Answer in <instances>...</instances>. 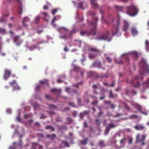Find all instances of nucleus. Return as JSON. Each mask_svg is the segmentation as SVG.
<instances>
[{"label": "nucleus", "instance_id": "obj_35", "mask_svg": "<svg viewBox=\"0 0 149 149\" xmlns=\"http://www.w3.org/2000/svg\"><path fill=\"white\" fill-rule=\"evenodd\" d=\"M109 98H113V94L112 92V91L111 90H110L109 91Z\"/></svg>", "mask_w": 149, "mask_h": 149}, {"label": "nucleus", "instance_id": "obj_40", "mask_svg": "<svg viewBox=\"0 0 149 149\" xmlns=\"http://www.w3.org/2000/svg\"><path fill=\"white\" fill-rule=\"evenodd\" d=\"M68 105L72 107H75V105L73 102H70L68 103Z\"/></svg>", "mask_w": 149, "mask_h": 149}, {"label": "nucleus", "instance_id": "obj_21", "mask_svg": "<svg viewBox=\"0 0 149 149\" xmlns=\"http://www.w3.org/2000/svg\"><path fill=\"white\" fill-rule=\"evenodd\" d=\"M131 32L133 36H135L137 34L138 32L137 30L134 28H132L131 29Z\"/></svg>", "mask_w": 149, "mask_h": 149}, {"label": "nucleus", "instance_id": "obj_58", "mask_svg": "<svg viewBox=\"0 0 149 149\" xmlns=\"http://www.w3.org/2000/svg\"><path fill=\"white\" fill-rule=\"evenodd\" d=\"M116 62L118 64H121L123 63V61L121 60L118 61L117 60H116Z\"/></svg>", "mask_w": 149, "mask_h": 149}, {"label": "nucleus", "instance_id": "obj_54", "mask_svg": "<svg viewBox=\"0 0 149 149\" xmlns=\"http://www.w3.org/2000/svg\"><path fill=\"white\" fill-rule=\"evenodd\" d=\"M77 102L79 105H80L81 103V100L80 99H78L77 100Z\"/></svg>", "mask_w": 149, "mask_h": 149}, {"label": "nucleus", "instance_id": "obj_52", "mask_svg": "<svg viewBox=\"0 0 149 149\" xmlns=\"http://www.w3.org/2000/svg\"><path fill=\"white\" fill-rule=\"evenodd\" d=\"M125 107L128 110H129L130 109V108L126 104H125Z\"/></svg>", "mask_w": 149, "mask_h": 149}, {"label": "nucleus", "instance_id": "obj_48", "mask_svg": "<svg viewBox=\"0 0 149 149\" xmlns=\"http://www.w3.org/2000/svg\"><path fill=\"white\" fill-rule=\"evenodd\" d=\"M115 7H116V9L118 11L122 10V7H118L117 6H116Z\"/></svg>", "mask_w": 149, "mask_h": 149}, {"label": "nucleus", "instance_id": "obj_56", "mask_svg": "<svg viewBox=\"0 0 149 149\" xmlns=\"http://www.w3.org/2000/svg\"><path fill=\"white\" fill-rule=\"evenodd\" d=\"M40 86L39 85H37L35 88V89L36 91L38 90L40 88Z\"/></svg>", "mask_w": 149, "mask_h": 149}, {"label": "nucleus", "instance_id": "obj_38", "mask_svg": "<svg viewBox=\"0 0 149 149\" xmlns=\"http://www.w3.org/2000/svg\"><path fill=\"white\" fill-rule=\"evenodd\" d=\"M140 86V84L139 81L136 84L133 85V87L135 88H139Z\"/></svg>", "mask_w": 149, "mask_h": 149}, {"label": "nucleus", "instance_id": "obj_41", "mask_svg": "<svg viewBox=\"0 0 149 149\" xmlns=\"http://www.w3.org/2000/svg\"><path fill=\"white\" fill-rule=\"evenodd\" d=\"M49 108L51 109H56L57 108L56 107L53 105H50L49 107Z\"/></svg>", "mask_w": 149, "mask_h": 149}, {"label": "nucleus", "instance_id": "obj_61", "mask_svg": "<svg viewBox=\"0 0 149 149\" xmlns=\"http://www.w3.org/2000/svg\"><path fill=\"white\" fill-rule=\"evenodd\" d=\"M44 10H47L48 9V7L47 5H45L43 7Z\"/></svg>", "mask_w": 149, "mask_h": 149}, {"label": "nucleus", "instance_id": "obj_19", "mask_svg": "<svg viewBox=\"0 0 149 149\" xmlns=\"http://www.w3.org/2000/svg\"><path fill=\"white\" fill-rule=\"evenodd\" d=\"M91 2V5L93 7L95 8H96L98 7V5L96 3V0H90Z\"/></svg>", "mask_w": 149, "mask_h": 149}, {"label": "nucleus", "instance_id": "obj_3", "mask_svg": "<svg viewBox=\"0 0 149 149\" xmlns=\"http://www.w3.org/2000/svg\"><path fill=\"white\" fill-rule=\"evenodd\" d=\"M127 13L131 16H134L136 15L138 11L137 8L134 5L127 7Z\"/></svg>", "mask_w": 149, "mask_h": 149}, {"label": "nucleus", "instance_id": "obj_64", "mask_svg": "<svg viewBox=\"0 0 149 149\" xmlns=\"http://www.w3.org/2000/svg\"><path fill=\"white\" fill-rule=\"evenodd\" d=\"M92 87L94 89H96L97 88V86L96 85H93L92 86Z\"/></svg>", "mask_w": 149, "mask_h": 149}, {"label": "nucleus", "instance_id": "obj_43", "mask_svg": "<svg viewBox=\"0 0 149 149\" xmlns=\"http://www.w3.org/2000/svg\"><path fill=\"white\" fill-rule=\"evenodd\" d=\"M98 103V101L97 100H94L92 102V104L93 105H96Z\"/></svg>", "mask_w": 149, "mask_h": 149}, {"label": "nucleus", "instance_id": "obj_42", "mask_svg": "<svg viewBox=\"0 0 149 149\" xmlns=\"http://www.w3.org/2000/svg\"><path fill=\"white\" fill-rule=\"evenodd\" d=\"M74 70L76 72H78L80 70V68L78 67H75L74 68Z\"/></svg>", "mask_w": 149, "mask_h": 149}, {"label": "nucleus", "instance_id": "obj_12", "mask_svg": "<svg viewBox=\"0 0 149 149\" xmlns=\"http://www.w3.org/2000/svg\"><path fill=\"white\" fill-rule=\"evenodd\" d=\"M13 40L14 42L17 45H19L21 43V42L19 40V36H15L13 38Z\"/></svg>", "mask_w": 149, "mask_h": 149}, {"label": "nucleus", "instance_id": "obj_44", "mask_svg": "<svg viewBox=\"0 0 149 149\" xmlns=\"http://www.w3.org/2000/svg\"><path fill=\"white\" fill-rule=\"evenodd\" d=\"M67 122L68 124L70 123L72 121V119L70 118H66Z\"/></svg>", "mask_w": 149, "mask_h": 149}, {"label": "nucleus", "instance_id": "obj_37", "mask_svg": "<svg viewBox=\"0 0 149 149\" xmlns=\"http://www.w3.org/2000/svg\"><path fill=\"white\" fill-rule=\"evenodd\" d=\"M40 17L39 16H37V17H36L35 19V23L36 24H37L38 22L39 21L40 19Z\"/></svg>", "mask_w": 149, "mask_h": 149}, {"label": "nucleus", "instance_id": "obj_17", "mask_svg": "<svg viewBox=\"0 0 149 149\" xmlns=\"http://www.w3.org/2000/svg\"><path fill=\"white\" fill-rule=\"evenodd\" d=\"M101 66V64L100 62L96 61L94 62L92 67L100 68Z\"/></svg>", "mask_w": 149, "mask_h": 149}, {"label": "nucleus", "instance_id": "obj_23", "mask_svg": "<svg viewBox=\"0 0 149 149\" xmlns=\"http://www.w3.org/2000/svg\"><path fill=\"white\" fill-rule=\"evenodd\" d=\"M100 99L101 100H102L105 99L106 97V95L103 92H101L100 93Z\"/></svg>", "mask_w": 149, "mask_h": 149}, {"label": "nucleus", "instance_id": "obj_10", "mask_svg": "<svg viewBox=\"0 0 149 149\" xmlns=\"http://www.w3.org/2000/svg\"><path fill=\"white\" fill-rule=\"evenodd\" d=\"M142 85L143 88L142 89V91L144 92L146 88H147L149 87V78L145 82L143 83Z\"/></svg>", "mask_w": 149, "mask_h": 149}, {"label": "nucleus", "instance_id": "obj_39", "mask_svg": "<svg viewBox=\"0 0 149 149\" xmlns=\"http://www.w3.org/2000/svg\"><path fill=\"white\" fill-rule=\"evenodd\" d=\"M137 118V116L136 115H132L130 116V118L132 119H136Z\"/></svg>", "mask_w": 149, "mask_h": 149}, {"label": "nucleus", "instance_id": "obj_9", "mask_svg": "<svg viewBox=\"0 0 149 149\" xmlns=\"http://www.w3.org/2000/svg\"><path fill=\"white\" fill-rule=\"evenodd\" d=\"M143 70L144 71H146L147 72L149 71V66L146 65L145 63H144V65L142 68H141L139 71V73L141 74H144L143 72H141V70Z\"/></svg>", "mask_w": 149, "mask_h": 149}, {"label": "nucleus", "instance_id": "obj_60", "mask_svg": "<svg viewBox=\"0 0 149 149\" xmlns=\"http://www.w3.org/2000/svg\"><path fill=\"white\" fill-rule=\"evenodd\" d=\"M96 122L97 123V125H100V121L99 119H97L96 120Z\"/></svg>", "mask_w": 149, "mask_h": 149}, {"label": "nucleus", "instance_id": "obj_55", "mask_svg": "<svg viewBox=\"0 0 149 149\" xmlns=\"http://www.w3.org/2000/svg\"><path fill=\"white\" fill-rule=\"evenodd\" d=\"M133 141V139L130 138L129 139V143L130 144L132 143Z\"/></svg>", "mask_w": 149, "mask_h": 149}, {"label": "nucleus", "instance_id": "obj_46", "mask_svg": "<svg viewBox=\"0 0 149 149\" xmlns=\"http://www.w3.org/2000/svg\"><path fill=\"white\" fill-rule=\"evenodd\" d=\"M125 140L126 139L125 138H123L122 140H120V143L122 144L125 143Z\"/></svg>", "mask_w": 149, "mask_h": 149}, {"label": "nucleus", "instance_id": "obj_13", "mask_svg": "<svg viewBox=\"0 0 149 149\" xmlns=\"http://www.w3.org/2000/svg\"><path fill=\"white\" fill-rule=\"evenodd\" d=\"M89 113V111H84L82 112H81L79 114L80 118L83 119L85 115H88Z\"/></svg>", "mask_w": 149, "mask_h": 149}, {"label": "nucleus", "instance_id": "obj_24", "mask_svg": "<svg viewBox=\"0 0 149 149\" xmlns=\"http://www.w3.org/2000/svg\"><path fill=\"white\" fill-rule=\"evenodd\" d=\"M90 50L91 52H100V51L99 49L95 47L91 48H90Z\"/></svg>", "mask_w": 149, "mask_h": 149}, {"label": "nucleus", "instance_id": "obj_47", "mask_svg": "<svg viewBox=\"0 0 149 149\" xmlns=\"http://www.w3.org/2000/svg\"><path fill=\"white\" fill-rule=\"evenodd\" d=\"M6 21V19L4 17H2L0 19V23H3Z\"/></svg>", "mask_w": 149, "mask_h": 149}, {"label": "nucleus", "instance_id": "obj_32", "mask_svg": "<svg viewBox=\"0 0 149 149\" xmlns=\"http://www.w3.org/2000/svg\"><path fill=\"white\" fill-rule=\"evenodd\" d=\"M136 108L140 112L142 113V112L141 111L142 108L140 105H136Z\"/></svg>", "mask_w": 149, "mask_h": 149}, {"label": "nucleus", "instance_id": "obj_49", "mask_svg": "<svg viewBox=\"0 0 149 149\" xmlns=\"http://www.w3.org/2000/svg\"><path fill=\"white\" fill-rule=\"evenodd\" d=\"M57 11V9H53L52 11V14L53 15H54Z\"/></svg>", "mask_w": 149, "mask_h": 149}, {"label": "nucleus", "instance_id": "obj_30", "mask_svg": "<svg viewBox=\"0 0 149 149\" xmlns=\"http://www.w3.org/2000/svg\"><path fill=\"white\" fill-rule=\"evenodd\" d=\"M45 128L46 129H50L52 131H54V127L50 126H46Z\"/></svg>", "mask_w": 149, "mask_h": 149}, {"label": "nucleus", "instance_id": "obj_63", "mask_svg": "<svg viewBox=\"0 0 149 149\" xmlns=\"http://www.w3.org/2000/svg\"><path fill=\"white\" fill-rule=\"evenodd\" d=\"M42 14L45 17H47V14L46 12H42Z\"/></svg>", "mask_w": 149, "mask_h": 149}, {"label": "nucleus", "instance_id": "obj_29", "mask_svg": "<svg viewBox=\"0 0 149 149\" xmlns=\"http://www.w3.org/2000/svg\"><path fill=\"white\" fill-rule=\"evenodd\" d=\"M94 75V72L91 71L88 72L87 73V77H89L93 76Z\"/></svg>", "mask_w": 149, "mask_h": 149}, {"label": "nucleus", "instance_id": "obj_8", "mask_svg": "<svg viewBox=\"0 0 149 149\" xmlns=\"http://www.w3.org/2000/svg\"><path fill=\"white\" fill-rule=\"evenodd\" d=\"M108 34L100 35L96 37V39L98 40H108Z\"/></svg>", "mask_w": 149, "mask_h": 149}, {"label": "nucleus", "instance_id": "obj_11", "mask_svg": "<svg viewBox=\"0 0 149 149\" xmlns=\"http://www.w3.org/2000/svg\"><path fill=\"white\" fill-rule=\"evenodd\" d=\"M116 126L117 125L113 124L111 123L108 124V126L106 127L105 132L107 133H108L111 129L115 128L116 127Z\"/></svg>", "mask_w": 149, "mask_h": 149}, {"label": "nucleus", "instance_id": "obj_27", "mask_svg": "<svg viewBox=\"0 0 149 149\" xmlns=\"http://www.w3.org/2000/svg\"><path fill=\"white\" fill-rule=\"evenodd\" d=\"M22 141L21 140L19 141V143L17 145V146L16 147V148H19V149H22Z\"/></svg>", "mask_w": 149, "mask_h": 149}, {"label": "nucleus", "instance_id": "obj_50", "mask_svg": "<svg viewBox=\"0 0 149 149\" xmlns=\"http://www.w3.org/2000/svg\"><path fill=\"white\" fill-rule=\"evenodd\" d=\"M90 96L91 97L93 100H97V97L95 96L90 95Z\"/></svg>", "mask_w": 149, "mask_h": 149}, {"label": "nucleus", "instance_id": "obj_31", "mask_svg": "<svg viewBox=\"0 0 149 149\" xmlns=\"http://www.w3.org/2000/svg\"><path fill=\"white\" fill-rule=\"evenodd\" d=\"M84 2H81L79 3V8L84 9L83 4L84 3Z\"/></svg>", "mask_w": 149, "mask_h": 149}, {"label": "nucleus", "instance_id": "obj_15", "mask_svg": "<svg viewBox=\"0 0 149 149\" xmlns=\"http://www.w3.org/2000/svg\"><path fill=\"white\" fill-rule=\"evenodd\" d=\"M129 26V24L128 22L126 20L124 21V26L123 29V30L125 31H126L127 29Z\"/></svg>", "mask_w": 149, "mask_h": 149}, {"label": "nucleus", "instance_id": "obj_20", "mask_svg": "<svg viewBox=\"0 0 149 149\" xmlns=\"http://www.w3.org/2000/svg\"><path fill=\"white\" fill-rule=\"evenodd\" d=\"M46 136L47 138H50L52 140H54L56 137V136L54 134L52 135L47 134V135Z\"/></svg>", "mask_w": 149, "mask_h": 149}, {"label": "nucleus", "instance_id": "obj_4", "mask_svg": "<svg viewBox=\"0 0 149 149\" xmlns=\"http://www.w3.org/2000/svg\"><path fill=\"white\" fill-rule=\"evenodd\" d=\"M120 21L119 19L117 20L116 24L114 25L113 28L112 35L113 36L117 34L119 32Z\"/></svg>", "mask_w": 149, "mask_h": 149}, {"label": "nucleus", "instance_id": "obj_7", "mask_svg": "<svg viewBox=\"0 0 149 149\" xmlns=\"http://www.w3.org/2000/svg\"><path fill=\"white\" fill-rule=\"evenodd\" d=\"M11 71L9 70L6 69L4 70V73L3 77L5 80H7L11 75Z\"/></svg>", "mask_w": 149, "mask_h": 149}, {"label": "nucleus", "instance_id": "obj_51", "mask_svg": "<svg viewBox=\"0 0 149 149\" xmlns=\"http://www.w3.org/2000/svg\"><path fill=\"white\" fill-rule=\"evenodd\" d=\"M79 84H82V83L81 82H80V83H79L77 84H73V86H75L77 88V89H78V88H79Z\"/></svg>", "mask_w": 149, "mask_h": 149}, {"label": "nucleus", "instance_id": "obj_6", "mask_svg": "<svg viewBox=\"0 0 149 149\" xmlns=\"http://www.w3.org/2000/svg\"><path fill=\"white\" fill-rule=\"evenodd\" d=\"M146 136L144 134L142 135L141 137H140V134H138L136 135V143L140 142H143L145 139Z\"/></svg>", "mask_w": 149, "mask_h": 149}, {"label": "nucleus", "instance_id": "obj_33", "mask_svg": "<svg viewBox=\"0 0 149 149\" xmlns=\"http://www.w3.org/2000/svg\"><path fill=\"white\" fill-rule=\"evenodd\" d=\"M145 45L146 46V48L147 50L148 49L149 47V42L148 40H146L145 42Z\"/></svg>", "mask_w": 149, "mask_h": 149}, {"label": "nucleus", "instance_id": "obj_34", "mask_svg": "<svg viewBox=\"0 0 149 149\" xmlns=\"http://www.w3.org/2000/svg\"><path fill=\"white\" fill-rule=\"evenodd\" d=\"M62 143L65 146H68V147H69L70 146L69 144L66 141H62Z\"/></svg>", "mask_w": 149, "mask_h": 149}, {"label": "nucleus", "instance_id": "obj_14", "mask_svg": "<svg viewBox=\"0 0 149 149\" xmlns=\"http://www.w3.org/2000/svg\"><path fill=\"white\" fill-rule=\"evenodd\" d=\"M134 128L137 130H144L145 127L143 125H136L134 127Z\"/></svg>", "mask_w": 149, "mask_h": 149}, {"label": "nucleus", "instance_id": "obj_5", "mask_svg": "<svg viewBox=\"0 0 149 149\" xmlns=\"http://www.w3.org/2000/svg\"><path fill=\"white\" fill-rule=\"evenodd\" d=\"M10 86L13 88V90H19L20 88L19 86L15 80H13L12 81L9 82Z\"/></svg>", "mask_w": 149, "mask_h": 149}, {"label": "nucleus", "instance_id": "obj_53", "mask_svg": "<svg viewBox=\"0 0 149 149\" xmlns=\"http://www.w3.org/2000/svg\"><path fill=\"white\" fill-rule=\"evenodd\" d=\"M115 85V82H112V83L108 85V86L109 87H113Z\"/></svg>", "mask_w": 149, "mask_h": 149}, {"label": "nucleus", "instance_id": "obj_36", "mask_svg": "<svg viewBox=\"0 0 149 149\" xmlns=\"http://www.w3.org/2000/svg\"><path fill=\"white\" fill-rule=\"evenodd\" d=\"M106 59L108 63H111L112 59L110 57H106Z\"/></svg>", "mask_w": 149, "mask_h": 149}, {"label": "nucleus", "instance_id": "obj_45", "mask_svg": "<svg viewBox=\"0 0 149 149\" xmlns=\"http://www.w3.org/2000/svg\"><path fill=\"white\" fill-rule=\"evenodd\" d=\"M0 33L3 34L6 33V30L4 29H1L0 28Z\"/></svg>", "mask_w": 149, "mask_h": 149}, {"label": "nucleus", "instance_id": "obj_18", "mask_svg": "<svg viewBox=\"0 0 149 149\" xmlns=\"http://www.w3.org/2000/svg\"><path fill=\"white\" fill-rule=\"evenodd\" d=\"M17 1L20 4V6L18 8V12L19 14H21L22 12V7L21 3V1L20 0H17Z\"/></svg>", "mask_w": 149, "mask_h": 149}, {"label": "nucleus", "instance_id": "obj_22", "mask_svg": "<svg viewBox=\"0 0 149 149\" xmlns=\"http://www.w3.org/2000/svg\"><path fill=\"white\" fill-rule=\"evenodd\" d=\"M48 80L47 79H45L43 80H41L40 81V82L41 84H46L48 86H49V84L48 83Z\"/></svg>", "mask_w": 149, "mask_h": 149}, {"label": "nucleus", "instance_id": "obj_59", "mask_svg": "<svg viewBox=\"0 0 149 149\" xmlns=\"http://www.w3.org/2000/svg\"><path fill=\"white\" fill-rule=\"evenodd\" d=\"M45 97L46 98L50 100L51 99V97L48 94H47L45 95Z\"/></svg>", "mask_w": 149, "mask_h": 149}, {"label": "nucleus", "instance_id": "obj_16", "mask_svg": "<svg viewBox=\"0 0 149 149\" xmlns=\"http://www.w3.org/2000/svg\"><path fill=\"white\" fill-rule=\"evenodd\" d=\"M29 21V19L27 17H24L22 22H23V25L24 26L27 27V25L25 24V22H28Z\"/></svg>", "mask_w": 149, "mask_h": 149}, {"label": "nucleus", "instance_id": "obj_28", "mask_svg": "<svg viewBox=\"0 0 149 149\" xmlns=\"http://www.w3.org/2000/svg\"><path fill=\"white\" fill-rule=\"evenodd\" d=\"M60 90L59 89L56 88H53L51 90V92L52 93H57L60 92Z\"/></svg>", "mask_w": 149, "mask_h": 149}, {"label": "nucleus", "instance_id": "obj_1", "mask_svg": "<svg viewBox=\"0 0 149 149\" xmlns=\"http://www.w3.org/2000/svg\"><path fill=\"white\" fill-rule=\"evenodd\" d=\"M98 20V18L95 17L93 18V21L92 22V25L94 28L91 29L90 32L86 31H81L80 32V34L81 36L84 35H95L96 33V25L97 22Z\"/></svg>", "mask_w": 149, "mask_h": 149}, {"label": "nucleus", "instance_id": "obj_2", "mask_svg": "<svg viewBox=\"0 0 149 149\" xmlns=\"http://www.w3.org/2000/svg\"><path fill=\"white\" fill-rule=\"evenodd\" d=\"M60 31L61 33L64 34V35L61 36V38L65 39L70 38L72 34L76 32L74 29H73L71 32H70L68 29L64 27L60 28Z\"/></svg>", "mask_w": 149, "mask_h": 149}, {"label": "nucleus", "instance_id": "obj_62", "mask_svg": "<svg viewBox=\"0 0 149 149\" xmlns=\"http://www.w3.org/2000/svg\"><path fill=\"white\" fill-rule=\"evenodd\" d=\"M48 113L51 115H53L55 114V113L52 111H49Z\"/></svg>", "mask_w": 149, "mask_h": 149}, {"label": "nucleus", "instance_id": "obj_25", "mask_svg": "<svg viewBox=\"0 0 149 149\" xmlns=\"http://www.w3.org/2000/svg\"><path fill=\"white\" fill-rule=\"evenodd\" d=\"M99 146L102 147H104L106 146V145L104 143V141L103 140L100 141L99 143Z\"/></svg>", "mask_w": 149, "mask_h": 149}, {"label": "nucleus", "instance_id": "obj_26", "mask_svg": "<svg viewBox=\"0 0 149 149\" xmlns=\"http://www.w3.org/2000/svg\"><path fill=\"white\" fill-rule=\"evenodd\" d=\"M88 140V139L87 138H85L84 140L81 141L80 143L84 145H86L87 144V142Z\"/></svg>", "mask_w": 149, "mask_h": 149}, {"label": "nucleus", "instance_id": "obj_57", "mask_svg": "<svg viewBox=\"0 0 149 149\" xmlns=\"http://www.w3.org/2000/svg\"><path fill=\"white\" fill-rule=\"evenodd\" d=\"M83 126L84 127H87V124L86 122H84L83 123Z\"/></svg>", "mask_w": 149, "mask_h": 149}]
</instances>
